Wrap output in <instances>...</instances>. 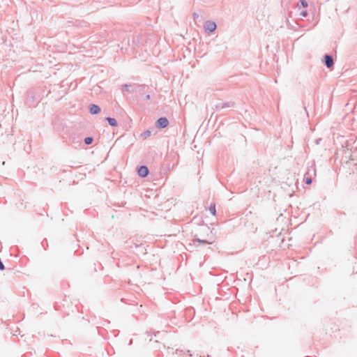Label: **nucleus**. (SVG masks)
<instances>
[{
	"label": "nucleus",
	"instance_id": "nucleus-9",
	"mask_svg": "<svg viewBox=\"0 0 357 357\" xmlns=\"http://www.w3.org/2000/svg\"><path fill=\"white\" fill-rule=\"evenodd\" d=\"M89 112L92 115L98 114L101 112V108L96 104H90L88 106Z\"/></svg>",
	"mask_w": 357,
	"mask_h": 357
},
{
	"label": "nucleus",
	"instance_id": "nucleus-8",
	"mask_svg": "<svg viewBox=\"0 0 357 357\" xmlns=\"http://www.w3.org/2000/svg\"><path fill=\"white\" fill-rule=\"evenodd\" d=\"M192 241L193 242L194 245L196 247H199L202 245H208L211 243L208 240L201 239L198 238L197 234L194 236V238H192Z\"/></svg>",
	"mask_w": 357,
	"mask_h": 357
},
{
	"label": "nucleus",
	"instance_id": "nucleus-4",
	"mask_svg": "<svg viewBox=\"0 0 357 357\" xmlns=\"http://www.w3.org/2000/svg\"><path fill=\"white\" fill-rule=\"evenodd\" d=\"M204 29L205 32L210 35L215 31L217 29V24L213 21L206 20L204 22Z\"/></svg>",
	"mask_w": 357,
	"mask_h": 357
},
{
	"label": "nucleus",
	"instance_id": "nucleus-12",
	"mask_svg": "<svg viewBox=\"0 0 357 357\" xmlns=\"http://www.w3.org/2000/svg\"><path fill=\"white\" fill-rule=\"evenodd\" d=\"M151 135V131L150 130H146L143 132L141 133L140 137L143 139H146L147 137Z\"/></svg>",
	"mask_w": 357,
	"mask_h": 357
},
{
	"label": "nucleus",
	"instance_id": "nucleus-20",
	"mask_svg": "<svg viewBox=\"0 0 357 357\" xmlns=\"http://www.w3.org/2000/svg\"><path fill=\"white\" fill-rule=\"evenodd\" d=\"M41 244L43 245V247H44V249L46 250V248H45V245H47V239H44L42 242H41Z\"/></svg>",
	"mask_w": 357,
	"mask_h": 357
},
{
	"label": "nucleus",
	"instance_id": "nucleus-14",
	"mask_svg": "<svg viewBox=\"0 0 357 357\" xmlns=\"http://www.w3.org/2000/svg\"><path fill=\"white\" fill-rule=\"evenodd\" d=\"M93 137H86L84 139V142L86 145H90L93 143Z\"/></svg>",
	"mask_w": 357,
	"mask_h": 357
},
{
	"label": "nucleus",
	"instance_id": "nucleus-25",
	"mask_svg": "<svg viewBox=\"0 0 357 357\" xmlns=\"http://www.w3.org/2000/svg\"><path fill=\"white\" fill-rule=\"evenodd\" d=\"M132 342V340H130V342H129V345H130Z\"/></svg>",
	"mask_w": 357,
	"mask_h": 357
},
{
	"label": "nucleus",
	"instance_id": "nucleus-15",
	"mask_svg": "<svg viewBox=\"0 0 357 357\" xmlns=\"http://www.w3.org/2000/svg\"><path fill=\"white\" fill-rule=\"evenodd\" d=\"M304 181L307 185H310L312 183V176H307V175L305 174Z\"/></svg>",
	"mask_w": 357,
	"mask_h": 357
},
{
	"label": "nucleus",
	"instance_id": "nucleus-6",
	"mask_svg": "<svg viewBox=\"0 0 357 357\" xmlns=\"http://www.w3.org/2000/svg\"><path fill=\"white\" fill-rule=\"evenodd\" d=\"M137 175L141 178H146L149 174V169L145 165H142L137 167Z\"/></svg>",
	"mask_w": 357,
	"mask_h": 357
},
{
	"label": "nucleus",
	"instance_id": "nucleus-11",
	"mask_svg": "<svg viewBox=\"0 0 357 357\" xmlns=\"http://www.w3.org/2000/svg\"><path fill=\"white\" fill-rule=\"evenodd\" d=\"M316 174V169L314 166H311L308 167L307 171L305 172V174L307 176H312V174L315 175Z\"/></svg>",
	"mask_w": 357,
	"mask_h": 357
},
{
	"label": "nucleus",
	"instance_id": "nucleus-16",
	"mask_svg": "<svg viewBox=\"0 0 357 357\" xmlns=\"http://www.w3.org/2000/svg\"><path fill=\"white\" fill-rule=\"evenodd\" d=\"M132 86L131 84H123L122 85V90L123 91H126L129 93H131L132 91L130 90V88L132 87Z\"/></svg>",
	"mask_w": 357,
	"mask_h": 357
},
{
	"label": "nucleus",
	"instance_id": "nucleus-1",
	"mask_svg": "<svg viewBox=\"0 0 357 357\" xmlns=\"http://www.w3.org/2000/svg\"><path fill=\"white\" fill-rule=\"evenodd\" d=\"M124 41H126V44L130 47V51L133 52L135 48L140 47L142 45L143 37L141 34H133L125 39Z\"/></svg>",
	"mask_w": 357,
	"mask_h": 357
},
{
	"label": "nucleus",
	"instance_id": "nucleus-13",
	"mask_svg": "<svg viewBox=\"0 0 357 357\" xmlns=\"http://www.w3.org/2000/svg\"><path fill=\"white\" fill-rule=\"evenodd\" d=\"M209 211L212 215H213V216L216 215V208H215V203L211 204V205L209 206Z\"/></svg>",
	"mask_w": 357,
	"mask_h": 357
},
{
	"label": "nucleus",
	"instance_id": "nucleus-22",
	"mask_svg": "<svg viewBox=\"0 0 357 357\" xmlns=\"http://www.w3.org/2000/svg\"><path fill=\"white\" fill-rule=\"evenodd\" d=\"M321 140H322V139H321V138H318V139H317L315 140V144H316L317 145L319 144H320V142H321Z\"/></svg>",
	"mask_w": 357,
	"mask_h": 357
},
{
	"label": "nucleus",
	"instance_id": "nucleus-17",
	"mask_svg": "<svg viewBox=\"0 0 357 357\" xmlns=\"http://www.w3.org/2000/svg\"><path fill=\"white\" fill-rule=\"evenodd\" d=\"M298 6L299 7L302 6L303 8H305L307 7V2L305 0H299Z\"/></svg>",
	"mask_w": 357,
	"mask_h": 357
},
{
	"label": "nucleus",
	"instance_id": "nucleus-21",
	"mask_svg": "<svg viewBox=\"0 0 357 357\" xmlns=\"http://www.w3.org/2000/svg\"><path fill=\"white\" fill-rule=\"evenodd\" d=\"M192 16H193V19H194V20H196L197 18H198V17H199V14H198V13H194L192 14Z\"/></svg>",
	"mask_w": 357,
	"mask_h": 357
},
{
	"label": "nucleus",
	"instance_id": "nucleus-26",
	"mask_svg": "<svg viewBox=\"0 0 357 357\" xmlns=\"http://www.w3.org/2000/svg\"><path fill=\"white\" fill-rule=\"evenodd\" d=\"M303 105H305V102H303ZM304 107H305V106H304ZM306 109V108H305Z\"/></svg>",
	"mask_w": 357,
	"mask_h": 357
},
{
	"label": "nucleus",
	"instance_id": "nucleus-19",
	"mask_svg": "<svg viewBox=\"0 0 357 357\" xmlns=\"http://www.w3.org/2000/svg\"><path fill=\"white\" fill-rule=\"evenodd\" d=\"M142 99H143L144 101H147V100L151 99V95L150 94H146V96H144L142 98Z\"/></svg>",
	"mask_w": 357,
	"mask_h": 357
},
{
	"label": "nucleus",
	"instance_id": "nucleus-18",
	"mask_svg": "<svg viewBox=\"0 0 357 357\" xmlns=\"http://www.w3.org/2000/svg\"><path fill=\"white\" fill-rule=\"evenodd\" d=\"M300 15L301 17H305L307 15V10L306 9L301 10L300 13Z\"/></svg>",
	"mask_w": 357,
	"mask_h": 357
},
{
	"label": "nucleus",
	"instance_id": "nucleus-2",
	"mask_svg": "<svg viewBox=\"0 0 357 357\" xmlns=\"http://www.w3.org/2000/svg\"><path fill=\"white\" fill-rule=\"evenodd\" d=\"M40 102L39 96L33 90H29L26 94L25 104L29 107H35Z\"/></svg>",
	"mask_w": 357,
	"mask_h": 357
},
{
	"label": "nucleus",
	"instance_id": "nucleus-24",
	"mask_svg": "<svg viewBox=\"0 0 357 357\" xmlns=\"http://www.w3.org/2000/svg\"><path fill=\"white\" fill-rule=\"evenodd\" d=\"M138 87L144 89V88H145V86H142V85H140V86H139H139H138Z\"/></svg>",
	"mask_w": 357,
	"mask_h": 357
},
{
	"label": "nucleus",
	"instance_id": "nucleus-7",
	"mask_svg": "<svg viewBox=\"0 0 357 357\" xmlns=\"http://www.w3.org/2000/svg\"><path fill=\"white\" fill-rule=\"evenodd\" d=\"M321 61L328 68H331L334 65V59L333 55L325 54L321 59Z\"/></svg>",
	"mask_w": 357,
	"mask_h": 357
},
{
	"label": "nucleus",
	"instance_id": "nucleus-5",
	"mask_svg": "<svg viewBox=\"0 0 357 357\" xmlns=\"http://www.w3.org/2000/svg\"><path fill=\"white\" fill-rule=\"evenodd\" d=\"M169 124L168 119L165 116L158 118L155 123V126L158 129H163L167 128Z\"/></svg>",
	"mask_w": 357,
	"mask_h": 357
},
{
	"label": "nucleus",
	"instance_id": "nucleus-23",
	"mask_svg": "<svg viewBox=\"0 0 357 357\" xmlns=\"http://www.w3.org/2000/svg\"><path fill=\"white\" fill-rule=\"evenodd\" d=\"M104 321L105 322V324L104 323L102 325L105 326L109 324V323H110L109 321Z\"/></svg>",
	"mask_w": 357,
	"mask_h": 357
},
{
	"label": "nucleus",
	"instance_id": "nucleus-3",
	"mask_svg": "<svg viewBox=\"0 0 357 357\" xmlns=\"http://www.w3.org/2000/svg\"><path fill=\"white\" fill-rule=\"evenodd\" d=\"M236 106L234 101L230 100L227 102H220L215 105L214 109L216 112H220L223 109L234 108Z\"/></svg>",
	"mask_w": 357,
	"mask_h": 357
},
{
	"label": "nucleus",
	"instance_id": "nucleus-10",
	"mask_svg": "<svg viewBox=\"0 0 357 357\" xmlns=\"http://www.w3.org/2000/svg\"><path fill=\"white\" fill-rule=\"evenodd\" d=\"M105 121H107L108 124L112 127L118 126V122L115 118L108 116L105 119Z\"/></svg>",
	"mask_w": 357,
	"mask_h": 357
}]
</instances>
